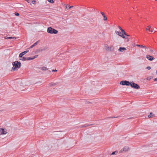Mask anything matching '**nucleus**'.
Wrapping results in <instances>:
<instances>
[{"instance_id":"obj_36","label":"nucleus","mask_w":157,"mask_h":157,"mask_svg":"<svg viewBox=\"0 0 157 157\" xmlns=\"http://www.w3.org/2000/svg\"><path fill=\"white\" fill-rule=\"evenodd\" d=\"M118 27L121 30L122 29L120 26H118Z\"/></svg>"},{"instance_id":"obj_24","label":"nucleus","mask_w":157,"mask_h":157,"mask_svg":"<svg viewBox=\"0 0 157 157\" xmlns=\"http://www.w3.org/2000/svg\"><path fill=\"white\" fill-rule=\"evenodd\" d=\"M150 28H151V26L150 25H149L147 26V28L146 29V30H148L150 32L151 30H150Z\"/></svg>"},{"instance_id":"obj_18","label":"nucleus","mask_w":157,"mask_h":157,"mask_svg":"<svg viewBox=\"0 0 157 157\" xmlns=\"http://www.w3.org/2000/svg\"><path fill=\"white\" fill-rule=\"evenodd\" d=\"M154 116V115L152 113H151L150 115L148 116L149 117H153Z\"/></svg>"},{"instance_id":"obj_16","label":"nucleus","mask_w":157,"mask_h":157,"mask_svg":"<svg viewBox=\"0 0 157 157\" xmlns=\"http://www.w3.org/2000/svg\"><path fill=\"white\" fill-rule=\"evenodd\" d=\"M155 51H156V50H155V49H154V50L151 49L150 50V52H151V53H153L154 54H155Z\"/></svg>"},{"instance_id":"obj_15","label":"nucleus","mask_w":157,"mask_h":157,"mask_svg":"<svg viewBox=\"0 0 157 157\" xmlns=\"http://www.w3.org/2000/svg\"><path fill=\"white\" fill-rule=\"evenodd\" d=\"M73 7V6H70L69 5H67L66 6V8L67 10L69 9L70 8Z\"/></svg>"},{"instance_id":"obj_28","label":"nucleus","mask_w":157,"mask_h":157,"mask_svg":"<svg viewBox=\"0 0 157 157\" xmlns=\"http://www.w3.org/2000/svg\"><path fill=\"white\" fill-rule=\"evenodd\" d=\"M103 20L104 21H106L107 20V18L105 16H103Z\"/></svg>"},{"instance_id":"obj_41","label":"nucleus","mask_w":157,"mask_h":157,"mask_svg":"<svg viewBox=\"0 0 157 157\" xmlns=\"http://www.w3.org/2000/svg\"><path fill=\"white\" fill-rule=\"evenodd\" d=\"M126 36H130V35H128L127 34V35H126Z\"/></svg>"},{"instance_id":"obj_8","label":"nucleus","mask_w":157,"mask_h":157,"mask_svg":"<svg viewBox=\"0 0 157 157\" xmlns=\"http://www.w3.org/2000/svg\"><path fill=\"white\" fill-rule=\"evenodd\" d=\"M115 33L117 35H118L120 36H121L122 37H124V35L123 34H122L121 33V32H120V31H116Z\"/></svg>"},{"instance_id":"obj_23","label":"nucleus","mask_w":157,"mask_h":157,"mask_svg":"<svg viewBox=\"0 0 157 157\" xmlns=\"http://www.w3.org/2000/svg\"><path fill=\"white\" fill-rule=\"evenodd\" d=\"M42 70L43 71H46L48 70V69L46 67H43L42 68Z\"/></svg>"},{"instance_id":"obj_35","label":"nucleus","mask_w":157,"mask_h":157,"mask_svg":"<svg viewBox=\"0 0 157 157\" xmlns=\"http://www.w3.org/2000/svg\"><path fill=\"white\" fill-rule=\"evenodd\" d=\"M52 72H57V70H56V69H55V70H52Z\"/></svg>"},{"instance_id":"obj_3","label":"nucleus","mask_w":157,"mask_h":157,"mask_svg":"<svg viewBox=\"0 0 157 157\" xmlns=\"http://www.w3.org/2000/svg\"><path fill=\"white\" fill-rule=\"evenodd\" d=\"M131 82H129L128 81L126 80L121 81L120 82V84L123 86L126 85L127 86H129Z\"/></svg>"},{"instance_id":"obj_39","label":"nucleus","mask_w":157,"mask_h":157,"mask_svg":"<svg viewBox=\"0 0 157 157\" xmlns=\"http://www.w3.org/2000/svg\"><path fill=\"white\" fill-rule=\"evenodd\" d=\"M5 39H8V37H7V36H5Z\"/></svg>"},{"instance_id":"obj_22","label":"nucleus","mask_w":157,"mask_h":157,"mask_svg":"<svg viewBox=\"0 0 157 157\" xmlns=\"http://www.w3.org/2000/svg\"><path fill=\"white\" fill-rule=\"evenodd\" d=\"M118 153V151H115L113 152L111 154V155H113L114 154H117Z\"/></svg>"},{"instance_id":"obj_10","label":"nucleus","mask_w":157,"mask_h":157,"mask_svg":"<svg viewBox=\"0 0 157 157\" xmlns=\"http://www.w3.org/2000/svg\"><path fill=\"white\" fill-rule=\"evenodd\" d=\"M0 132L1 134H6V132L5 131L4 129L2 128H0Z\"/></svg>"},{"instance_id":"obj_42","label":"nucleus","mask_w":157,"mask_h":157,"mask_svg":"<svg viewBox=\"0 0 157 157\" xmlns=\"http://www.w3.org/2000/svg\"><path fill=\"white\" fill-rule=\"evenodd\" d=\"M132 118V117H130V118H128V119H131Z\"/></svg>"},{"instance_id":"obj_40","label":"nucleus","mask_w":157,"mask_h":157,"mask_svg":"<svg viewBox=\"0 0 157 157\" xmlns=\"http://www.w3.org/2000/svg\"><path fill=\"white\" fill-rule=\"evenodd\" d=\"M151 32H153V30L152 29L151 30Z\"/></svg>"},{"instance_id":"obj_34","label":"nucleus","mask_w":157,"mask_h":157,"mask_svg":"<svg viewBox=\"0 0 157 157\" xmlns=\"http://www.w3.org/2000/svg\"><path fill=\"white\" fill-rule=\"evenodd\" d=\"M101 15L103 16H105V14L104 13L102 12H101Z\"/></svg>"},{"instance_id":"obj_32","label":"nucleus","mask_w":157,"mask_h":157,"mask_svg":"<svg viewBox=\"0 0 157 157\" xmlns=\"http://www.w3.org/2000/svg\"><path fill=\"white\" fill-rule=\"evenodd\" d=\"M38 56V55H36L35 56H33V58H34V59L35 58H37Z\"/></svg>"},{"instance_id":"obj_11","label":"nucleus","mask_w":157,"mask_h":157,"mask_svg":"<svg viewBox=\"0 0 157 157\" xmlns=\"http://www.w3.org/2000/svg\"><path fill=\"white\" fill-rule=\"evenodd\" d=\"M126 49L124 47H120L118 50L119 52H123L124 51L126 50Z\"/></svg>"},{"instance_id":"obj_30","label":"nucleus","mask_w":157,"mask_h":157,"mask_svg":"<svg viewBox=\"0 0 157 157\" xmlns=\"http://www.w3.org/2000/svg\"><path fill=\"white\" fill-rule=\"evenodd\" d=\"M14 14L17 16H18L19 15V13L17 12H15L14 13Z\"/></svg>"},{"instance_id":"obj_9","label":"nucleus","mask_w":157,"mask_h":157,"mask_svg":"<svg viewBox=\"0 0 157 157\" xmlns=\"http://www.w3.org/2000/svg\"><path fill=\"white\" fill-rule=\"evenodd\" d=\"M28 50H26L25 51L21 53H20L19 55V57H22L25 54H26L27 53L29 52Z\"/></svg>"},{"instance_id":"obj_27","label":"nucleus","mask_w":157,"mask_h":157,"mask_svg":"<svg viewBox=\"0 0 157 157\" xmlns=\"http://www.w3.org/2000/svg\"><path fill=\"white\" fill-rule=\"evenodd\" d=\"M8 39H16V38L14 37H8Z\"/></svg>"},{"instance_id":"obj_14","label":"nucleus","mask_w":157,"mask_h":157,"mask_svg":"<svg viewBox=\"0 0 157 157\" xmlns=\"http://www.w3.org/2000/svg\"><path fill=\"white\" fill-rule=\"evenodd\" d=\"M136 46H138L139 47L143 48L145 49L147 48L146 46H143V45H140L139 44H137Z\"/></svg>"},{"instance_id":"obj_29","label":"nucleus","mask_w":157,"mask_h":157,"mask_svg":"<svg viewBox=\"0 0 157 157\" xmlns=\"http://www.w3.org/2000/svg\"><path fill=\"white\" fill-rule=\"evenodd\" d=\"M119 117H108V118H117Z\"/></svg>"},{"instance_id":"obj_26","label":"nucleus","mask_w":157,"mask_h":157,"mask_svg":"<svg viewBox=\"0 0 157 157\" xmlns=\"http://www.w3.org/2000/svg\"><path fill=\"white\" fill-rule=\"evenodd\" d=\"M49 2L51 3H54V1L53 0H47Z\"/></svg>"},{"instance_id":"obj_33","label":"nucleus","mask_w":157,"mask_h":157,"mask_svg":"<svg viewBox=\"0 0 157 157\" xmlns=\"http://www.w3.org/2000/svg\"><path fill=\"white\" fill-rule=\"evenodd\" d=\"M123 38H125V39H128V37L127 36H124V37H122Z\"/></svg>"},{"instance_id":"obj_37","label":"nucleus","mask_w":157,"mask_h":157,"mask_svg":"<svg viewBox=\"0 0 157 157\" xmlns=\"http://www.w3.org/2000/svg\"><path fill=\"white\" fill-rule=\"evenodd\" d=\"M150 79H151V78L150 77H148L147 78V80H150Z\"/></svg>"},{"instance_id":"obj_25","label":"nucleus","mask_w":157,"mask_h":157,"mask_svg":"<svg viewBox=\"0 0 157 157\" xmlns=\"http://www.w3.org/2000/svg\"><path fill=\"white\" fill-rule=\"evenodd\" d=\"M31 2L33 4H35L36 1L35 0H30V3Z\"/></svg>"},{"instance_id":"obj_43","label":"nucleus","mask_w":157,"mask_h":157,"mask_svg":"<svg viewBox=\"0 0 157 157\" xmlns=\"http://www.w3.org/2000/svg\"><path fill=\"white\" fill-rule=\"evenodd\" d=\"M129 41V39L127 40V42H128V41Z\"/></svg>"},{"instance_id":"obj_12","label":"nucleus","mask_w":157,"mask_h":157,"mask_svg":"<svg viewBox=\"0 0 157 157\" xmlns=\"http://www.w3.org/2000/svg\"><path fill=\"white\" fill-rule=\"evenodd\" d=\"M92 125V124H85L83 125H81L80 126V127L81 128H82L86 127H87V126H90V125Z\"/></svg>"},{"instance_id":"obj_1","label":"nucleus","mask_w":157,"mask_h":157,"mask_svg":"<svg viewBox=\"0 0 157 157\" xmlns=\"http://www.w3.org/2000/svg\"><path fill=\"white\" fill-rule=\"evenodd\" d=\"M12 65L13 67L12 68L11 71H14L16 68H19L21 66V63L17 61H16L15 62H13Z\"/></svg>"},{"instance_id":"obj_21","label":"nucleus","mask_w":157,"mask_h":157,"mask_svg":"<svg viewBox=\"0 0 157 157\" xmlns=\"http://www.w3.org/2000/svg\"><path fill=\"white\" fill-rule=\"evenodd\" d=\"M57 84L56 83H53L52 82V83H49V85L50 86H55V85H56Z\"/></svg>"},{"instance_id":"obj_2","label":"nucleus","mask_w":157,"mask_h":157,"mask_svg":"<svg viewBox=\"0 0 157 157\" xmlns=\"http://www.w3.org/2000/svg\"><path fill=\"white\" fill-rule=\"evenodd\" d=\"M47 31L48 33L50 34H56L58 33L57 30L51 27L48 28Z\"/></svg>"},{"instance_id":"obj_13","label":"nucleus","mask_w":157,"mask_h":157,"mask_svg":"<svg viewBox=\"0 0 157 157\" xmlns=\"http://www.w3.org/2000/svg\"><path fill=\"white\" fill-rule=\"evenodd\" d=\"M39 42V40L33 44L31 45L30 47L29 48H33L34 47V46L38 44V43Z\"/></svg>"},{"instance_id":"obj_6","label":"nucleus","mask_w":157,"mask_h":157,"mask_svg":"<svg viewBox=\"0 0 157 157\" xmlns=\"http://www.w3.org/2000/svg\"><path fill=\"white\" fill-rule=\"evenodd\" d=\"M106 49L107 51H112L114 50V47L113 46H108V45L105 46Z\"/></svg>"},{"instance_id":"obj_38","label":"nucleus","mask_w":157,"mask_h":157,"mask_svg":"<svg viewBox=\"0 0 157 157\" xmlns=\"http://www.w3.org/2000/svg\"><path fill=\"white\" fill-rule=\"evenodd\" d=\"M155 81H157V78H155L154 79Z\"/></svg>"},{"instance_id":"obj_17","label":"nucleus","mask_w":157,"mask_h":157,"mask_svg":"<svg viewBox=\"0 0 157 157\" xmlns=\"http://www.w3.org/2000/svg\"><path fill=\"white\" fill-rule=\"evenodd\" d=\"M21 59H20V60H21L23 61H25L27 60V58L25 57H21Z\"/></svg>"},{"instance_id":"obj_19","label":"nucleus","mask_w":157,"mask_h":157,"mask_svg":"<svg viewBox=\"0 0 157 157\" xmlns=\"http://www.w3.org/2000/svg\"><path fill=\"white\" fill-rule=\"evenodd\" d=\"M121 32L122 33V34L125 35H127V33L125 32L124 30L123 29L121 30Z\"/></svg>"},{"instance_id":"obj_4","label":"nucleus","mask_w":157,"mask_h":157,"mask_svg":"<svg viewBox=\"0 0 157 157\" xmlns=\"http://www.w3.org/2000/svg\"><path fill=\"white\" fill-rule=\"evenodd\" d=\"M130 86L131 87L135 89H138L140 88V86L137 84L133 82H132L130 83Z\"/></svg>"},{"instance_id":"obj_20","label":"nucleus","mask_w":157,"mask_h":157,"mask_svg":"<svg viewBox=\"0 0 157 157\" xmlns=\"http://www.w3.org/2000/svg\"><path fill=\"white\" fill-rule=\"evenodd\" d=\"M34 59L33 57H30L27 58V60H31Z\"/></svg>"},{"instance_id":"obj_5","label":"nucleus","mask_w":157,"mask_h":157,"mask_svg":"<svg viewBox=\"0 0 157 157\" xmlns=\"http://www.w3.org/2000/svg\"><path fill=\"white\" fill-rule=\"evenodd\" d=\"M129 147L128 146H126L124 147L123 148L121 149L119 153H122L123 152H127L129 150Z\"/></svg>"},{"instance_id":"obj_7","label":"nucleus","mask_w":157,"mask_h":157,"mask_svg":"<svg viewBox=\"0 0 157 157\" xmlns=\"http://www.w3.org/2000/svg\"><path fill=\"white\" fill-rule=\"evenodd\" d=\"M146 58L149 60L152 61L155 59L154 57L150 56L149 55H147L146 56Z\"/></svg>"},{"instance_id":"obj_31","label":"nucleus","mask_w":157,"mask_h":157,"mask_svg":"<svg viewBox=\"0 0 157 157\" xmlns=\"http://www.w3.org/2000/svg\"><path fill=\"white\" fill-rule=\"evenodd\" d=\"M146 68L148 69V70H149L151 69V67L150 66H148L146 67Z\"/></svg>"},{"instance_id":"obj_44","label":"nucleus","mask_w":157,"mask_h":157,"mask_svg":"<svg viewBox=\"0 0 157 157\" xmlns=\"http://www.w3.org/2000/svg\"><path fill=\"white\" fill-rule=\"evenodd\" d=\"M156 74H157V71H156Z\"/></svg>"}]
</instances>
